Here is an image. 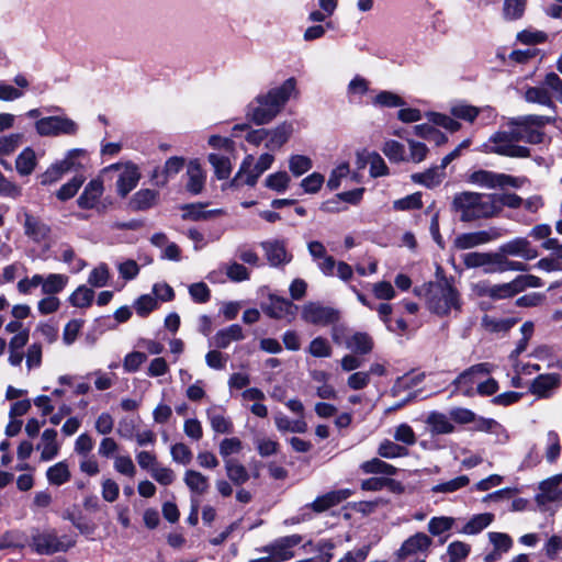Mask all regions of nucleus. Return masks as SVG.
<instances>
[{"instance_id": "obj_1", "label": "nucleus", "mask_w": 562, "mask_h": 562, "mask_svg": "<svg viewBox=\"0 0 562 562\" xmlns=\"http://www.w3.org/2000/svg\"><path fill=\"white\" fill-rule=\"evenodd\" d=\"M296 80L291 77L281 86L258 94L246 108V117L257 125L270 123L292 95H297Z\"/></svg>"}, {"instance_id": "obj_2", "label": "nucleus", "mask_w": 562, "mask_h": 562, "mask_svg": "<svg viewBox=\"0 0 562 562\" xmlns=\"http://www.w3.org/2000/svg\"><path fill=\"white\" fill-rule=\"evenodd\" d=\"M452 211L459 214L461 222L491 218L501 213V205L492 194L463 191L457 193L451 203Z\"/></svg>"}, {"instance_id": "obj_3", "label": "nucleus", "mask_w": 562, "mask_h": 562, "mask_svg": "<svg viewBox=\"0 0 562 562\" xmlns=\"http://www.w3.org/2000/svg\"><path fill=\"white\" fill-rule=\"evenodd\" d=\"M426 302L428 310L439 316H447L462 308L459 291L446 279L428 285Z\"/></svg>"}, {"instance_id": "obj_4", "label": "nucleus", "mask_w": 562, "mask_h": 562, "mask_svg": "<svg viewBox=\"0 0 562 562\" xmlns=\"http://www.w3.org/2000/svg\"><path fill=\"white\" fill-rule=\"evenodd\" d=\"M76 541L68 536H58L55 529L36 530L31 538V547L38 554L50 555L65 552L72 548Z\"/></svg>"}, {"instance_id": "obj_5", "label": "nucleus", "mask_w": 562, "mask_h": 562, "mask_svg": "<svg viewBox=\"0 0 562 562\" xmlns=\"http://www.w3.org/2000/svg\"><path fill=\"white\" fill-rule=\"evenodd\" d=\"M273 160L274 157L271 154H262L257 162L254 164V157L251 155L246 156L238 172L228 186L237 188L245 183L249 187H254L258 178L271 167Z\"/></svg>"}, {"instance_id": "obj_6", "label": "nucleus", "mask_w": 562, "mask_h": 562, "mask_svg": "<svg viewBox=\"0 0 562 562\" xmlns=\"http://www.w3.org/2000/svg\"><path fill=\"white\" fill-rule=\"evenodd\" d=\"M35 130L41 136H72L78 132V124L67 116H46L35 122Z\"/></svg>"}, {"instance_id": "obj_7", "label": "nucleus", "mask_w": 562, "mask_h": 562, "mask_svg": "<svg viewBox=\"0 0 562 562\" xmlns=\"http://www.w3.org/2000/svg\"><path fill=\"white\" fill-rule=\"evenodd\" d=\"M301 316L306 323L326 326L338 321L339 312L319 302H308L302 307Z\"/></svg>"}, {"instance_id": "obj_8", "label": "nucleus", "mask_w": 562, "mask_h": 562, "mask_svg": "<svg viewBox=\"0 0 562 562\" xmlns=\"http://www.w3.org/2000/svg\"><path fill=\"white\" fill-rule=\"evenodd\" d=\"M487 151L507 157L526 158L530 156L529 148L513 144L507 132H497L491 136L486 145Z\"/></svg>"}, {"instance_id": "obj_9", "label": "nucleus", "mask_w": 562, "mask_h": 562, "mask_svg": "<svg viewBox=\"0 0 562 562\" xmlns=\"http://www.w3.org/2000/svg\"><path fill=\"white\" fill-rule=\"evenodd\" d=\"M106 170H120L119 179L116 181L117 193L125 198L138 183L140 172L138 167L133 162L113 164Z\"/></svg>"}, {"instance_id": "obj_10", "label": "nucleus", "mask_w": 562, "mask_h": 562, "mask_svg": "<svg viewBox=\"0 0 562 562\" xmlns=\"http://www.w3.org/2000/svg\"><path fill=\"white\" fill-rule=\"evenodd\" d=\"M498 237H501V233L497 228L463 233L454 238L453 248L458 250L471 249L480 245L487 244L494 239H497Z\"/></svg>"}, {"instance_id": "obj_11", "label": "nucleus", "mask_w": 562, "mask_h": 562, "mask_svg": "<svg viewBox=\"0 0 562 562\" xmlns=\"http://www.w3.org/2000/svg\"><path fill=\"white\" fill-rule=\"evenodd\" d=\"M432 543V540L429 536L424 532H417L409 538H407L400 549L396 551L395 555L398 561H404L408 557L416 554H426Z\"/></svg>"}, {"instance_id": "obj_12", "label": "nucleus", "mask_w": 562, "mask_h": 562, "mask_svg": "<svg viewBox=\"0 0 562 562\" xmlns=\"http://www.w3.org/2000/svg\"><path fill=\"white\" fill-rule=\"evenodd\" d=\"M265 251L266 258L270 266L280 267L292 260V255L288 252L283 240L273 239L260 243Z\"/></svg>"}, {"instance_id": "obj_13", "label": "nucleus", "mask_w": 562, "mask_h": 562, "mask_svg": "<svg viewBox=\"0 0 562 562\" xmlns=\"http://www.w3.org/2000/svg\"><path fill=\"white\" fill-rule=\"evenodd\" d=\"M499 251L504 255L520 257L525 260H532L539 256L538 250L525 237H517L503 244Z\"/></svg>"}, {"instance_id": "obj_14", "label": "nucleus", "mask_w": 562, "mask_h": 562, "mask_svg": "<svg viewBox=\"0 0 562 562\" xmlns=\"http://www.w3.org/2000/svg\"><path fill=\"white\" fill-rule=\"evenodd\" d=\"M351 494L352 491L349 488L330 491L324 495L318 496L313 503L308 505V507H311L313 512L319 514L346 501L351 496Z\"/></svg>"}, {"instance_id": "obj_15", "label": "nucleus", "mask_w": 562, "mask_h": 562, "mask_svg": "<svg viewBox=\"0 0 562 562\" xmlns=\"http://www.w3.org/2000/svg\"><path fill=\"white\" fill-rule=\"evenodd\" d=\"M104 191L103 182L101 179H92L85 187L82 193L77 200V204L82 210H92L97 206L99 199Z\"/></svg>"}, {"instance_id": "obj_16", "label": "nucleus", "mask_w": 562, "mask_h": 562, "mask_svg": "<svg viewBox=\"0 0 562 562\" xmlns=\"http://www.w3.org/2000/svg\"><path fill=\"white\" fill-rule=\"evenodd\" d=\"M477 294L493 300H504L516 295L513 281L503 284L480 282L476 285Z\"/></svg>"}, {"instance_id": "obj_17", "label": "nucleus", "mask_w": 562, "mask_h": 562, "mask_svg": "<svg viewBox=\"0 0 562 562\" xmlns=\"http://www.w3.org/2000/svg\"><path fill=\"white\" fill-rule=\"evenodd\" d=\"M491 369L492 366L490 363L474 364L471 368L463 371L461 374H459L457 379L453 381V384L459 389L465 386V390L463 391L464 395H471L472 384L474 383V376L476 374L486 375L491 372Z\"/></svg>"}, {"instance_id": "obj_18", "label": "nucleus", "mask_w": 562, "mask_h": 562, "mask_svg": "<svg viewBox=\"0 0 562 562\" xmlns=\"http://www.w3.org/2000/svg\"><path fill=\"white\" fill-rule=\"evenodd\" d=\"M560 385V375L548 373L538 375L530 385V392L539 397H549Z\"/></svg>"}, {"instance_id": "obj_19", "label": "nucleus", "mask_w": 562, "mask_h": 562, "mask_svg": "<svg viewBox=\"0 0 562 562\" xmlns=\"http://www.w3.org/2000/svg\"><path fill=\"white\" fill-rule=\"evenodd\" d=\"M245 339V334L240 325L233 324L226 328L220 329L212 338L210 345L218 349H226L233 341Z\"/></svg>"}, {"instance_id": "obj_20", "label": "nucleus", "mask_w": 562, "mask_h": 562, "mask_svg": "<svg viewBox=\"0 0 562 562\" xmlns=\"http://www.w3.org/2000/svg\"><path fill=\"white\" fill-rule=\"evenodd\" d=\"M24 233L32 240L40 243L48 238L50 227L41 218L25 213Z\"/></svg>"}, {"instance_id": "obj_21", "label": "nucleus", "mask_w": 562, "mask_h": 562, "mask_svg": "<svg viewBox=\"0 0 562 562\" xmlns=\"http://www.w3.org/2000/svg\"><path fill=\"white\" fill-rule=\"evenodd\" d=\"M293 133V125L288 122L279 124L272 130H267L266 147L270 150L281 148Z\"/></svg>"}, {"instance_id": "obj_22", "label": "nucleus", "mask_w": 562, "mask_h": 562, "mask_svg": "<svg viewBox=\"0 0 562 562\" xmlns=\"http://www.w3.org/2000/svg\"><path fill=\"white\" fill-rule=\"evenodd\" d=\"M183 482L192 494L204 495L210 488L209 477L195 470H187Z\"/></svg>"}, {"instance_id": "obj_23", "label": "nucleus", "mask_w": 562, "mask_h": 562, "mask_svg": "<svg viewBox=\"0 0 562 562\" xmlns=\"http://www.w3.org/2000/svg\"><path fill=\"white\" fill-rule=\"evenodd\" d=\"M502 251L495 252L494 263L491 268H485V273L505 272V271H528V266L521 261L509 260Z\"/></svg>"}, {"instance_id": "obj_24", "label": "nucleus", "mask_w": 562, "mask_h": 562, "mask_svg": "<svg viewBox=\"0 0 562 562\" xmlns=\"http://www.w3.org/2000/svg\"><path fill=\"white\" fill-rule=\"evenodd\" d=\"M297 306L291 301L282 297H271L270 305L266 308V313L272 318H284L286 316L294 317Z\"/></svg>"}, {"instance_id": "obj_25", "label": "nucleus", "mask_w": 562, "mask_h": 562, "mask_svg": "<svg viewBox=\"0 0 562 562\" xmlns=\"http://www.w3.org/2000/svg\"><path fill=\"white\" fill-rule=\"evenodd\" d=\"M188 183H187V190L191 192L192 194H199L202 192L204 182H205V175L200 166V164L195 160L190 161L188 165Z\"/></svg>"}, {"instance_id": "obj_26", "label": "nucleus", "mask_w": 562, "mask_h": 562, "mask_svg": "<svg viewBox=\"0 0 562 562\" xmlns=\"http://www.w3.org/2000/svg\"><path fill=\"white\" fill-rule=\"evenodd\" d=\"M561 483L562 474H557L541 482V494L538 496V499L542 498L543 502H555L560 499L562 497V490L560 488Z\"/></svg>"}, {"instance_id": "obj_27", "label": "nucleus", "mask_w": 562, "mask_h": 562, "mask_svg": "<svg viewBox=\"0 0 562 562\" xmlns=\"http://www.w3.org/2000/svg\"><path fill=\"white\" fill-rule=\"evenodd\" d=\"M445 175V169L440 166H435L424 172L413 173L412 180L413 182L423 184L427 188H435L442 182Z\"/></svg>"}, {"instance_id": "obj_28", "label": "nucleus", "mask_w": 562, "mask_h": 562, "mask_svg": "<svg viewBox=\"0 0 562 562\" xmlns=\"http://www.w3.org/2000/svg\"><path fill=\"white\" fill-rule=\"evenodd\" d=\"M68 280L67 276L60 273H50L47 277L42 276V293L45 295H56L66 288Z\"/></svg>"}, {"instance_id": "obj_29", "label": "nucleus", "mask_w": 562, "mask_h": 562, "mask_svg": "<svg viewBox=\"0 0 562 562\" xmlns=\"http://www.w3.org/2000/svg\"><path fill=\"white\" fill-rule=\"evenodd\" d=\"M57 431L53 428L45 429L42 434L43 449L41 459L43 461H49L54 459L59 451V446L56 441Z\"/></svg>"}, {"instance_id": "obj_30", "label": "nucleus", "mask_w": 562, "mask_h": 562, "mask_svg": "<svg viewBox=\"0 0 562 562\" xmlns=\"http://www.w3.org/2000/svg\"><path fill=\"white\" fill-rule=\"evenodd\" d=\"M274 424L279 431L285 432H297L304 434L307 430V424L303 418L291 420L288 416L282 413H278L274 415Z\"/></svg>"}, {"instance_id": "obj_31", "label": "nucleus", "mask_w": 562, "mask_h": 562, "mask_svg": "<svg viewBox=\"0 0 562 562\" xmlns=\"http://www.w3.org/2000/svg\"><path fill=\"white\" fill-rule=\"evenodd\" d=\"M224 465L227 477L235 485H243L249 480V473L247 469L237 460L226 459Z\"/></svg>"}, {"instance_id": "obj_32", "label": "nucleus", "mask_w": 562, "mask_h": 562, "mask_svg": "<svg viewBox=\"0 0 562 562\" xmlns=\"http://www.w3.org/2000/svg\"><path fill=\"white\" fill-rule=\"evenodd\" d=\"M158 192L150 189L137 191L131 199V206L136 211L147 210L156 204Z\"/></svg>"}, {"instance_id": "obj_33", "label": "nucleus", "mask_w": 562, "mask_h": 562, "mask_svg": "<svg viewBox=\"0 0 562 562\" xmlns=\"http://www.w3.org/2000/svg\"><path fill=\"white\" fill-rule=\"evenodd\" d=\"M525 98L528 102L539 103L541 105L549 108L552 113H555V105L546 86L531 87L527 89Z\"/></svg>"}, {"instance_id": "obj_34", "label": "nucleus", "mask_w": 562, "mask_h": 562, "mask_svg": "<svg viewBox=\"0 0 562 562\" xmlns=\"http://www.w3.org/2000/svg\"><path fill=\"white\" fill-rule=\"evenodd\" d=\"M495 252H467L462 256L467 268H491L494 263Z\"/></svg>"}, {"instance_id": "obj_35", "label": "nucleus", "mask_w": 562, "mask_h": 562, "mask_svg": "<svg viewBox=\"0 0 562 562\" xmlns=\"http://www.w3.org/2000/svg\"><path fill=\"white\" fill-rule=\"evenodd\" d=\"M85 155L86 151L83 149H71L67 153L63 160L53 164V166L55 169H58L59 175L63 177L65 173L82 167V165L78 162L77 159Z\"/></svg>"}, {"instance_id": "obj_36", "label": "nucleus", "mask_w": 562, "mask_h": 562, "mask_svg": "<svg viewBox=\"0 0 562 562\" xmlns=\"http://www.w3.org/2000/svg\"><path fill=\"white\" fill-rule=\"evenodd\" d=\"M70 471L65 461H60L50 468L46 472V477L52 485H63L70 480Z\"/></svg>"}, {"instance_id": "obj_37", "label": "nucleus", "mask_w": 562, "mask_h": 562, "mask_svg": "<svg viewBox=\"0 0 562 562\" xmlns=\"http://www.w3.org/2000/svg\"><path fill=\"white\" fill-rule=\"evenodd\" d=\"M36 166V157L35 153L32 148L27 147L25 148L15 160V168L16 171L21 176H29L31 175Z\"/></svg>"}, {"instance_id": "obj_38", "label": "nucleus", "mask_w": 562, "mask_h": 562, "mask_svg": "<svg viewBox=\"0 0 562 562\" xmlns=\"http://www.w3.org/2000/svg\"><path fill=\"white\" fill-rule=\"evenodd\" d=\"M347 348L353 352L366 355L372 350L373 340L366 333H356L347 340Z\"/></svg>"}, {"instance_id": "obj_39", "label": "nucleus", "mask_w": 562, "mask_h": 562, "mask_svg": "<svg viewBox=\"0 0 562 562\" xmlns=\"http://www.w3.org/2000/svg\"><path fill=\"white\" fill-rule=\"evenodd\" d=\"M360 468L364 473L368 474L394 475L397 472V469L394 465L386 463L378 458H373L363 462Z\"/></svg>"}, {"instance_id": "obj_40", "label": "nucleus", "mask_w": 562, "mask_h": 562, "mask_svg": "<svg viewBox=\"0 0 562 562\" xmlns=\"http://www.w3.org/2000/svg\"><path fill=\"white\" fill-rule=\"evenodd\" d=\"M469 181L482 188L495 189L497 188L498 173L488 170H477L469 176Z\"/></svg>"}, {"instance_id": "obj_41", "label": "nucleus", "mask_w": 562, "mask_h": 562, "mask_svg": "<svg viewBox=\"0 0 562 562\" xmlns=\"http://www.w3.org/2000/svg\"><path fill=\"white\" fill-rule=\"evenodd\" d=\"M209 161L214 168L218 179H227L232 172V162L228 157L220 154H210Z\"/></svg>"}, {"instance_id": "obj_42", "label": "nucleus", "mask_w": 562, "mask_h": 562, "mask_svg": "<svg viewBox=\"0 0 562 562\" xmlns=\"http://www.w3.org/2000/svg\"><path fill=\"white\" fill-rule=\"evenodd\" d=\"M493 518L494 515L490 513L475 515L465 524L462 532L467 535L479 533L493 521Z\"/></svg>"}, {"instance_id": "obj_43", "label": "nucleus", "mask_w": 562, "mask_h": 562, "mask_svg": "<svg viewBox=\"0 0 562 562\" xmlns=\"http://www.w3.org/2000/svg\"><path fill=\"white\" fill-rule=\"evenodd\" d=\"M94 291L86 285H80L69 296V302L72 306L85 308L92 304Z\"/></svg>"}, {"instance_id": "obj_44", "label": "nucleus", "mask_w": 562, "mask_h": 562, "mask_svg": "<svg viewBox=\"0 0 562 562\" xmlns=\"http://www.w3.org/2000/svg\"><path fill=\"white\" fill-rule=\"evenodd\" d=\"M182 210L184 211L182 218L192 221L206 220L215 214L221 213L220 210L204 211L203 205L200 203L187 204L182 207Z\"/></svg>"}, {"instance_id": "obj_45", "label": "nucleus", "mask_w": 562, "mask_h": 562, "mask_svg": "<svg viewBox=\"0 0 562 562\" xmlns=\"http://www.w3.org/2000/svg\"><path fill=\"white\" fill-rule=\"evenodd\" d=\"M427 424L436 434H450L454 429L449 418L441 413H431L427 418Z\"/></svg>"}, {"instance_id": "obj_46", "label": "nucleus", "mask_w": 562, "mask_h": 562, "mask_svg": "<svg viewBox=\"0 0 562 562\" xmlns=\"http://www.w3.org/2000/svg\"><path fill=\"white\" fill-rule=\"evenodd\" d=\"M378 454L382 458L394 459L398 457H406L408 454V450L403 446L385 439L380 443Z\"/></svg>"}, {"instance_id": "obj_47", "label": "nucleus", "mask_w": 562, "mask_h": 562, "mask_svg": "<svg viewBox=\"0 0 562 562\" xmlns=\"http://www.w3.org/2000/svg\"><path fill=\"white\" fill-rule=\"evenodd\" d=\"M83 182L85 178L82 176H75L67 183L63 184L59 190L56 191L57 199L60 201H67L74 198Z\"/></svg>"}, {"instance_id": "obj_48", "label": "nucleus", "mask_w": 562, "mask_h": 562, "mask_svg": "<svg viewBox=\"0 0 562 562\" xmlns=\"http://www.w3.org/2000/svg\"><path fill=\"white\" fill-rule=\"evenodd\" d=\"M383 154L394 162H402L406 160L405 147L397 140H386L382 147Z\"/></svg>"}, {"instance_id": "obj_49", "label": "nucleus", "mask_w": 562, "mask_h": 562, "mask_svg": "<svg viewBox=\"0 0 562 562\" xmlns=\"http://www.w3.org/2000/svg\"><path fill=\"white\" fill-rule=\"evenodd\" d=\"M561 453V443L559 435L550 430L547 432L546 459L549 463H554Z\"/></svg>"}, {"instance_id": "obj_50", "label": "nucleus", "mask_w": 562, "mask_h": 562, "mask_svg": "<svg viewBox=\"0 0 562 562\" xmlns=\"http://www.w3.org/2000/svg\"><path fill=\"white\" fill-rule=\"evenodd\" d=\"M470 483V479L467 475H460L458 477H454L450 481L439 483L435 486H432L431 491L434 493H453L464 486H467Z\"/></svg>"}, {"instance_id": "obj_51", "label": "nucleus", "mask_w": 562, "mask_h": 562, "mask_svg": "<svg viewBox=\"0 0 562 562\" xmlns=\"http://www.w3.org/2000/svg\"><path fill=\"white\" fill-rule=\"evenodd\" d=\"M526 9V0H505L503 13L506 20H518L522 16Z\"/></svg>"}, {"instance_id": "obj_52", "label": "nucleus", "mask_w": 562, "mask_h": 562, "mask_svg": "<svg viewBox=\"0 0 562 562\" xmlns=\"http://www.w3.org/2000/svg\"><path fill=\"white\" fill-rule=\"evenodd\" d=\"M290 171L300 177L312 168V160L304 155H293L289 159Z\"/></svg>"}, {"instance_id": "obj_53", "label": "nucleus", "mask_w": 562, "mask_h": 562, "mask_svg": "<svg viewBox=\"0 0 562 562\" xmlns=\"http://www.w3.org/2000/svg\"><path fill=\"white\" fill-rule=\"evenodd\" d=\"M409 155L406 156L405 161H412L414 164H419L426 159L428 154V147L420 142H416L414 139H407Z\"/></svg>"}, {"instance_id": "obj_54", "label": "nucleus", "mask_w": 562, "mask_h": 562, "mask_svg": "<svg viewBox=\"0 0 562 562\" xmlns=\"http://www.w3.org/2000/svg\"><path fill=\"white\" fill-rule=\"evenodd\" d=\"M110 278L109 268L105 263L95 267L88 277V283L91 286L102 288L108 284Z\"/></svg>"}, {"instance_id": "obj_55", "label": "nucleus", "mask_w": 562, "mask_h": 562, "mask_svg": "<svg viewBox=\"0 0 562 562\" xmlns=\"http://www.w3.org/2000/svg\"><path fill=\"white\" fill-rule=\"evenodd\" d=\"M471 547L461 541H453L448 546L449 562H461L470 553Z\"/></svg>"}, {"instance_id": "obj_56", "label": "nucleus", "mask_w": 562, "mask_h": 562, "mask_svg": "<svg viewBox=\"0 0 562 562\" xmlns=\"http://www.w3.org/2000/svg\"><path fill=\"white\" fill-rule=\"evenodd\" d=\"M454 519L451 517H432L428 522V531L432 536H439L448 530H450L453 526Z\"/></svg>"}, {"instance_id": "obj_57", "label": "nucleus", "mask_w": 562, "mask_h": 562, "mask_svg": "<svg viewBox=\"0 0 562 562\" xmlns=\"http://www.w3.org/2000/svg\"><path fill=\"white\" fill-rule=\"evenodd\" d=\"M373 103L375 105L384 106V108H397L405 104L404 100L390 91H381L376 97L374 98Z\"/></svg>"}, {"instance_id": "obj_58", "label": "nucleus", "mask_w": 562, "mask_h": 562, "mask_svg": "<svg viewBox=\"0 0 562 562\" xmlns=\"http://www.w3.org/2000/svg\"><path fill=\"white\" fill-rule=\"evenodd\" d=\"M514 324L515 321L513 319H497L487 315H485L482 319V325L485 327V329L493 333L507 331L514 326Z\"/></svg>"}, {"instance_id": "obj_59", "label": "nucleus", "mask_w": 562, "mask_h": 562, "mask_svg": "<svg viewBox=\"0 0 562 562\" xmlns=\"http://www.w3.org/2000/svg\"><path fill=\"white\" fill-rule=\"evenodd\" d=\"M290 182V177L285 171H279L270 175L266 179V186L277 192H283L286 190Z\"/></svg>"}, {"instance_id": "obj_60", "label": "nucleus", "mask_w": 562, "mask_h": 562, "mask_svg": "<svg viewBox=\"0 0 562 562\" xmlns=\"http://www.w3.org/2000/svg\"><path fill=\"white\" fill-rule=\"evenodd\" d=\"M241 449L243 443L237 437L225 438L220 443V454L224 458V461L231 459L232 454L239 453Z\"/></svg>"}, {"instance_id": "obj_61", "label": "nucleus", "mask_w": 562, "mask_h": 562, "mask_svg": "<svg viewBox=\"0 0 562 562\" xmlns=\"http://www.w3.org/2000/svg\"><path fill=\"white\" fill-rule=\"evenodd\" d=\"M170 453L175 462L183 465L189 464L193 457L190 448L182 442L171 446Z\"/></svg>"}, {"instance_id": "obj_62", "label": "nucleus", "mask_w": 562, "mask_h": 562, "mask_svg": "<svg viewBox=\"0 0 562 562\" xmlns=\"http://www.w3.org/2000/svg\"><path fill=\"white\" fill-rule=\"evenodd\" d=\"M255 445L258 453L262 457H270L279 452L280 445L278 441L272 440L270 438H257L255 440Z\"/></svg>"}, {"instance_id": "obj_63", "label": "nucleus", "mask_w": 562, "mask_h": 562, "mask_svg": "<svg viewBox=\"0 0 562 562\" xmlns=\"http://www.w3.org/2000/svg\"><path fill=\"white\" fill-rule=\"evenodd\" d=\"M488 539L494 546V549L501 553L509 551L513 547V540L507 533L490 532Z\"/></svg>"}, {"instance_id": "obj_64", "label": "nucleus", "mask_w": 562, "mask_h": 562, "mask_svg": "<svg viewBox=\"0 0 562 562\" xmlns=\"http://www.w3.org/2000/svg\"><path fill=\"white\" fill-rule=\"evenodd\" d=\"M543 85L550 89L555 99L562 103V79L555 72H549L544 77Z\"/></svg>"}]
</instances>
